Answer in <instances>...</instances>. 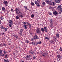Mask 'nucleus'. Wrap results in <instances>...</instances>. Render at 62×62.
<instances>
[{"mask_svg":"<svg viewBox=\"0 0 62 62\" xmlns=\"http://www.w3.org/2000/svg\"><path fill=\"white\" fill-rule=\"evenodd\" d=\"M23 29H21L19 31L20 32L19 34H20V36H21L22 35V34H23Z\"/></svg>","mask_w":62,"mask_h":62,"instance_id":"39448f33","label":"nucleus"},{"mask_svg":"<svg viewBox=\"0 0 62 62\" xmlns=\"http://www.w3.org/2000/svg\"><path fill=\"white\" fill-rule=\"evenodd\" d=\"M49 14L50 15H52V13H50V12H49Z\"/></svg>","mask_w":62,"mask_h":62,"instance_id":"37998d69","label":"nucleus"},{"mask_svg":"<svg viewBox=\"0 0 62 62\" xmlns=\"http://www.w3.org/2000/svg\"><path fill=\"white\" fill-rule=\"evenodd\" d=\"M53 14H54V15H57V14H58V13L56 11H55L53 13Z\"/></svg>","mask_w":62,"mask_h":62,"instance_id":"a211bd4d","label":"nucleus"},{"mask_svg":"<svg viewBox=\"0 0 62 62\" xmlns=\"http://www.w3.org/2000/svg\"><path fill=\"white\" fill-rule=\"evenodd\" d=\"M24 8L25 9H27V8L26 7L24 6Z\"/></svg>","mask_w":62,"mask_h":62,"instance_id":"de8ad7c7","label":"nucleus"},{"mask_svg":"<svg viewBox=\"0 0 62 62\" xmlns=\"http://www.w3.org/2000/svg\"><path fill=\"white\" fill-rule=\"evenodd\" d=\"M41 30L42 32H44V29L43 28H41Z\"/></svg>","mask_w":62,"mask_h":62,"instance_id":"473e14b6","label":"nucleus"},{"mask_svg":"<svg viewBox=\"0 0 62 62\" xmlns=\"http://www.w3.org/2000/svg\"><path fill=\"white\" fill-rule=\"evenodd\" d=\"M26 23L28 25H30L31 24H30L28 22H27Z\"/></svg>","mask_w":62,"mask_h":62,"instance_id":"e433bc0d","label":"nucleus"},{"mask_svg":"<svg viewBox=\"0 0 62 62\" xmlns=\"http://www.w3.org/2000/svg\"><path fill=\"white\" fill-rule=\"evenodd\" d=\"M4 52V54H7V51H5Z\"/></svg>","mask_w":62,"mask_h":62,"instance_id":"49530a36","label":"nucleus"},{"mask_svg":"<svg viewBox=\"0 0 62 62\" xmlns=\"http://www.w3.org/2000/svg\"><path fill=\"white\" fill-rule=\"evenodd\" d=\"M29 26V28H31V24H30V25Z\"/></svg>","mask_w":62,"mask_h":62,"instance_id":"6e6d98bb","label":"nucleus"},{"mask_svg":"<svg viewBox=\"0 0 62 62\" xmlns=\"http://www.w3.org/2000/svg\"><path fill=\"white\" fill-rule=\"evenodd\" d=\"M59 14H61V13H59Z\"/></svg>","mask_w":62,"mask_h":62,"instance_id":"774afa93","label":"nucleus"},{"mask_svg":"<svg viewBox=\"0 0 62 62\" xmlns=\"http://www.w3.org/2000/svg\"><path fill=\"white\" fill-rule=\"evenodd\" d=\"M60 51H62V49L60 48Z\"/></svg>","mask_w":62,"mask_h":62,"instance_id":"e2e57ef3","label":"nucleus"},{"mask_svg":"<svg viewBox=\"0 0 62 62\" xmlns=\"http://www.w3.org/2000/svg\"><path fill=\"white\" fill-rule=\"evenodd\" d=\"M60 13H61L62 12V8H60Z\"/></svg>","mask_w":62,"mask_h":62,"instance_id":"c756f323","label":"nucleus"},{"mask_svg":"<svg viewBox=\"0 0 62 62\" xmlns=\"http://www.w3.org/2000/svg\"><path fill=\"white\" fill-rule=\"evenodd\" d=\"M21 14H22V12H19V11H18V12L17 13V16H19V15H20Z\"/></svg>","mask_w":62,"mask_h":62,"instance_id":"ddd939ff","label":"nucleus"},{"mask_svg":"<svg viewBox=\"0 0 62 62\" xmlns=\"http://www.w3.org/2000/svg\"><path fill=\"white\" fill-rule=\"evenodd\" d=\"M39 1H35L34 2V3L36 5H38L39 4Z\"/></svg>","mask_w":62,"mask_h":62,"instance_id":"4468645a","label":"nucleus"},{"mask_svg":"<svg viewBox=\"0 0 62 62\" xmlns=\"http://www.w3.org/2000/svg\"><path fill=\"white\" fill-rule=\"evenodd\" d=\"M9 23L10 24H11L12 25H13V24H14L13 21L11 20H9Z\"/></svg>","mask_w":62,"mask_h":62,"instance_id":"20e7f679","label":"nucleus"},{"mask_svg":"<svg viewBox=\"0 0 62 62\" xmlns=\"http://www.w3.org/2000/svg\"><path fill=\"white\" fill-rule=\"evenodd\" d=\"M42 5H45V2H43L42 3Z\"/></svg>","mask_w":62,"mask_h":62,"instance_id":"58836bf2","label":"nucleus"},{"mask_svg":"<svg viewBox=\"0 0 62 62\" xmlns=\"http://www.w3.org/2000/svg\"><path fill=\"white\" fill-rule=\"evenodd\" d=\"M33 59H35V58H36V57H33Z\"/></svg>","mask_w":62,"mask_h":62,"instance_id":"bf43d9fd","label":"nucleus"},{"mask_svg":"<svg viewBox=\"0 0 62 62\" xmlns=\"http://www.w3.org/2000/svg\"><path fill=\"white\" fill-rule=\"evenodd\" d=\"M37 33H38V34H40V31L38 29H37L36 31Z\"/></svg>","mask_w":62,"mask_h":62,"instance_id":"6e6552de","label":"nucleus"},{"mask_svg":"<svg viewBox=\"0 0 62 62\" xmlns=\"http://www.w3.org/2000/svg\"><path fill=\"white\" fill-rule=\"evenodd\" d=\"M49 9H52V7H50L49 8Z\"/></svg>","mask_w":62,"mask_h":62,"instance_id":"052dcab7","label":"nucleus"},{"mask_svg":"<svg viewBox=\"0 0 62 62\" xmlns=\"http://www.w3.org/2000/svg\"><path fill=\"white\" fill-rule=\"evenodd\" d=\"M7 55H5V58H8V57H7Z\"/></svg>","mask_w":62,"mask_h":62,"instance_id":"3c124183","label":"nucleus"},{"mask_svg":"<svg viewBox=\"0 0 62 62\" xmlns=\"http://www.w3.org/2000/svg\"><path fill=\"white\" fill-rule=\"evenodd\" d=\"M30 58V55H28L26 56V60H30L31 59V58Z\"/></svg>","mask_w":62,"mask_h":62,"instance_id":"7ed1b4c3","label":"nucleus"},{"mask_svg":"<svg viewBox=\"0 0 62 62\" xmlns=\"http://www.w3.org/2000/svg\"><path fill=\"white\" fill-rule=\"evenodd\" d=\"M35 39L34 38H32L31 39V40L32 41H34V40H35Z\"/></svg>","mask_w":62,"mask_h":62,"instance_id":"b1692460","label":"nucleus"},{"mask_svg":"<svg viewBox=\"0 0 62 62\" xmlns=\"http://www.w3.org/2000/svg\"><path fill=\"white\" fill-rule=\"evenodd\" d=\"M11 11H13V9L12 8H11Z\"/></svg>","mask_w":62,"mask_h":62,"instance_id":"09e8293b","label":"nucleus"},{"mask_svg":"<svg viewBox=\"0 0 62 62\" xmlns=\"http://www.w3.org/2000/svg\"><path fill=\"white\" fill-rule=\"evenodd\" d=\"M23 23L25 25L26 24V23L25 22H24Z\"/></svg>","mask_w":62,"mask_h":62,"instance_id":"864d4df0","label":"nucleus"},{"mask_svg":"<svg viewBox=\"0 0 62 62\" xmlns=\"http://www.w3.org/2000/svg\"><path fill=\"white\" fill-rule=\"evenodd\" d=\"M0 56H2V54H0Z\"/></svg>","mask_w":62,"mask_h":62,"instance_id":"0e129e2a","label":"nucleus"},{"mask_svg":"<svg viewBox=\"0 0 62 62\" xmlns=\"http://www.w3.org/2000/svg\"><path fill=\"white\" fill-rule=\"evenodd\" d=\"M45 39H49L47 37H45Z\"/></svg>","mask_w":62,"mask_h":62,"instance_id":"ea45409f","label":"nucleus"},{"mask_svg":"<svg viewBox=\"0 0 62 62\" xmlns=\"http://www.w3.org/2000/svg\"><path fill=\"white\" fill-rule=\"evenodd\" d=\"M4 30H5V31H7V30H8V29H7V28H4Z\"/></svg>","mask_w":62,"mask_h":62,"instance_id":"c9c22d12","label":"nucleus"},{"mask_svg":"<svg viewBox=\"0 0 62 62\" xmlns=\"http://www.w3.org/2000/svg\"><path fill=\"white\" fill-rule=\"evenodd\" d=\"M51 22H50V25H53V23H52V21H53V20L52 19H51Z\"/></svg>","mask_w":62,"mask_h":62,"instance_id":"4be33fe9","label":"nucleus"},{"mask_svg":"<svg viewBox=\"0 0 62 62\" xmlns=\"http://www.w3.org/2000/svg\"><path fill=\"white\" fill-rule=\"evenodd\" d=\"M4 61L5 62H9L10 61L8 59L6 60V59H4Z\"/></svg>","mask_w":62,"mask_h":62,"instance_id":"9b49d317","label":"nucleus"},{"mask_svg":"<svg viewBox=\"0 0 62 62\" xmlns=\"http://www.w3.org/2000/svg\"><path fill=\"white\" fill-rule=\"evenodd\" d=\"M31 6H34L35 5V4H34V3L32 2H31Z\"/></svg>","mask_w":62,"mask_h":62,"instance_id":"393cba45","label":"nucleus"},{"mask_svg":"<svg viewBox=\"0 0 62 62\" xmlns=\"http://www.w3.org/2000/svg\"><path fill=\"white\" fill-rule=\"evenodd\" d=\"M14 37L15 38H16V39H19V38H18V36H17L15 35Z\"/></svg>","mask_w":62,"mask_h":62,"instance_id":"aec40b11","label":"nucleus"},{"mask_svg":"<svg viewBox=\"0 0 62 62\" xmlns=\"http://www.w3.org/2000/svg\"><path fill=\"white\" fill-rule=\"evenodd\" d=\"M12 25L11 24H10L9 25V27H11L12 26V25Z\"/></svg>","mask_w":62,"mask_h":62,"instance_id":"79ce46f5","label":"nucleus"},{"mask_svg":"<svg viewBox=\"0 0 62 62\" xmlns=\"http://www.w3.org/2000/svg\"><path fill=\"white\" fill-rule=\"evenodd\" d=\"M5 54H4H4H3L2 55V56H5Z\"/></svg>","mask_w":62,"mask_h":62,"instance_id":"5fc2aeb1","label":"nucleus"},{"mask_svg":"<svg viewBox=\"0 0 62 62\" xmlns=\"http://www.w3.org/2000/svg\"><path fill=\"white\" fill-rule=\"evenodd\" d=\"M4 32H2L1 33V34L2 35H4Z\"/></svg>","mask_w":62,"mask_h":62,"instance_id":"13d9d810","label":"nucleus"},{"mask_svg":"<svg viewBox=\"0 0 62 62\" xmlns=\"http://www.w3.org/2000/svg\"><path fill=\"white\" fill-rule=\"evenodd\" d=\"M2 9L3 10V11H4L6 10V8H5V7H2Z\"/></svg>","mask_w":62,"mask_h":62,"instance_id":"a878e982","label":"nucleus"},{"mask_svg":"<svg viewBox=\"0 0 62 62\" xmlns=\"http://www.w3.org/2000/svg\"><path fill=\"white\" fill-rule=\"evenodd\" d=\"M16 19H19V17L18 16H16Z\"/></svg>","mask_w":62,"mask_h":62,"instance_id":"2f4dec72","label":"nucleus"},{"mask_svg":"<svg viewBox=\"0 0 62 62\" xmlns=\"http://www.w3.org/2000/svg\"><path fill=\"white\" fill-rule=\"evenodd\" d=\"M41 41H39V42H38V44H41Z\"/></svg>","mask_w":62,"mask_h":62,"instance_id":"f704fd0d","label":"nucleus"},{"mask_svg":"<svg viewBox=\"0 0 62 62\" xmlns=\"http://www.w3.org/2000/svg\"><path fill=\"white\" fill-rule=\"evenodd\" d=\"M21 62H24V61H21Z\"/></svg>","mask_w":62,"mask_h":62,"instance_id":"680f3d73","label":"nucleus"},{"mask_svg":"<svg viewBox=\"0 0 62 62\" xmlns=\"http://www.w3.org/2000/svg\"><path fill=\"white\" fill-rule=\"evenodd\" d=\"M37 5H37V6L38 7H39V6H40V5H39V4Z\"/></svg>","mask_w":62,"mask_h":62,"instance_id":"a18cd8bd","label":"nucleus"},{"mask_svg":"<svg viewBox=\"0 0 62 62\" xmlns=\"http://www.w3.org/2000/svg\"><path fill=\"white\" fill-rule=\"evenodd\" d=\"M3 46H6V44H4L3 45Z\"/></svg>","mask_w":62,"mask_h":62,"instance_id":"603ef678","label":"nucleus"},{"mask_svg":"<svg viewBox=\"0 0 62 62\" xmlns=\"http://www.w3.org/2000/svg\"><path fill=\"white\" fill-rule=\"evenodd\" d=\"M25 42L26 43H29V41L27 40H26Z\"/></svg>","mask_w":62,"mask_h":62,"instance_id":"bb28decb","label":"nucleus"},{"mask_svg":"<svg viewBox=\"0 0 62 62\" xmlns=\"http://www.w3.org/2000/svg\"><path fill=\"white\" fill-rule=\"evenodd\" d=\"M56 35L57 38H59V34H56Z\"/></svg>","mask_w":62,"mask_h":62,"instance_id":"5701e85b","label":"nucleus"},{"mask_svg":"<svg viewBox=\"0 0 62 62\" xmlns=\"http://www.w3.org/2000/svg\"><path fill=\"white\" fill-rule=\"evenodd\" d=\"M24 16V14L22 13L20 15H19V17L21 18H23Z\"/></svg>","mask_w":62,"mask_h":62,"instance_id":"423d86ee","label":"nucleus"},{"mask_svg":"<svg viewBox=\"0 0 62 62\" xmlns=\"http://www.w3.org/2000/svg\"><path fill=\"white\" fill-rule=\"evenodd\" d=\"M1 44L0 43V46H1Z\"/></svg>","mask_w":62,"mask_h":62,"instance_id":"69168bd1","label":"nucleus"},{"mask_svg":"<svg viewBox=\"0 0 62 62\" xmlns=\"http://www.w3.org/2000/svg\"><path fill=\"white\" fill-rule=\"evenodd\" d=\"M31 18H34V14H32L31 16Z\"/></svg>","mask_w":62,"mask_h":62,"instance_id":"cd10ccee","label":"nucleus"},{"mask_svg":"<svg viewBox=\"0 0 62 62\" xmlns=\"http://www.w3.org/2000/svg\"><path fill=\"white\" fill-rule=\"evenodd\" d=\"M31 43L32 44H34V42H31Z\"/></svg>","mask_w":62,"mask_h":62,"instance_id":"8fccbe9b","label":"nucleus"},{"mask_svg":"<svg viewBox=\"0 0 62 62\" xmlns=\"http://www.w3.org/2000/svg\"><path fill=\"white\" fill-rule=\"evenodd\" d=\"M3 3L4 5H5L6 6H7V5H8V1H4L3 2Z\"/></svg>","mask_w":62,"mask_h":62,"instance_id":"0eeeda50","label":"nucleus"},{"mask_svg":"<svg viewBox=\"0 0 62 62\" xmlns=\"http://www.w3.org/2000/svg\"><path fill=\"white\" fill-rule=\"evenodd\" d=\"M44 29L45 30V31L46 32H47V31L48 30H47V28L46 27H44Z\"/></svg>","mask_w":62,"mask_h":62,"instance_id":"dca6fc26","label":"nucleus"},{"mask_svg":"<svg viewBox=\"0 0 62 62\" xmlns=\"http://www.w3.org/2000/svg\"><path fill=\"white\" fill-rule=\"evenodd\" d=\"M33 38L35 39H37L38 38V36L37 35L35 34Z\"/></svg>","mask_w":62,"mask_h":62,"instance_id":"1a4fd4ad","label":"nucleus"},{"mask_svg":"<svg viewBox=\"0 0 62 62\" xmlns=\"http://www.w3.org/2000/svg\"><path fill=\"white\" fill-rule=\"evenodd\" d=\"M46 2V3H47L48 4H49V5H53V4L52 3V2H51V1L48 0H46L45 1Z\"/></svg>","mask_w":62,"mask_h":62,"instance_id":"f03ea898","label":"nucleus"},{"mask_svg":"<svg viewBox=\"0 0 62 62\" xmlns=\"http://www.w3.org/2000/svg\"><path fill=\"white\" fill-rule=\"evenodd\" d=\"M55 2L56 3H59L60 2V0H55Z\"/></svg>","mask_w":62,"mask_h":62,"instance_id":"9d476101","label":"nucleus"},{"mask_svg":"<svg viewBox=\"0 0 62 62\" xmlns=\"http://www.w3.org/2000/svg\"><path fill=\"white\" fill-rule=\"evenodd\" d=\"M62 7V6H61V5H59L58 6V7H57V9H59L60 8H61Z\"/></svg>","mask_w":62,"mask_h":62,"instance_id":"2eb2a0df","label":"nucleus"},{"mask_svg":"<svg viewBox=\"0 0 62 62\" xmlns=\"http://www.w3.org/2000/svg\"><path fill=\"white\" fill-rule=\"evenodd\" d=\"M52 3H53V4H52V5H53V6H54V5H55V4H54V2H52Z\"/></svg>","mask_w":62,"mask_h":62,"instance_id":"a19ab883","label":"nucleus"},{"mask_svg":"<svg viewBox=\"0 0 62 62\" xmlns=\"http://www.w3.org/2000/svg\"><path fill=\"white\" fill-rule=\"evenodd\" d=\"M1 29H2L4 30V29L5 28V27L4 26H1L0 27Z\"/></svg>","mask_w":62,"mask_h":62,"instance_id":"c85d7f7f","label":"nucleus"},{"mask_svg":"<svg viewBox=\"0 0 62 62\" xmlns=\"http://www.w3.org/2000/svg\"><path fill=\"white\" fill-rule=\"evenodd\" d=\"M3 50H0V54H2L3 53Z\"/></svg>","mask_w":62,"mask_h":62,"instance_id":"7c9ffc66","label":"nucleus"},{"mask_svg":"<svg viewBox=\"0 0 62 62\" xmlns=\"http://www.w3.org/2000/svg\"><path fill=\"white\" fill-rule=\"evenodd\" d=\"M16 53H18V52H19V51H18V50H16Z\"/></svg>","mask_w":62,"mask_h":62,"instance_id":"4c0bfd02","label":"nucleus"},{"mask_svg":"<svg viewBox=\"0 0 62 62\" xmlns=\"http://www.w3.org/2000/svg\"><path fill=\"white\" fill-rule=\"evenodd\" d=\"M1 21H0V24H1Z\"/></svg>","mask_w":62,"mask_h":62,"instance_id":"338daca9","label":"nucleus"},{"mask_svg":"<svg viewBox=\"0 0 62 62\" xmlns=\"http://www.w3.org/2000/svg\"><path fill=\"white\" fill-rule=\"evenodd\" d=\"M48 55V53L46 52H43L42 53V56L44 57L47 56Z\"/></svg>","mask_w":62,"mask_h":62,"instance_id":"f257e3e1","label":"nucleus"},{"mask_svg":"<svg viewBox=\"0 0 62 62\" xmlns=\"http://www.w3.org/2000/svg\"><path fill=\"white\" fill-rule=\"evenodd\" d=\"M23 27L24 29H27V26L26 25H24Z\"/></svg>","mask_w":62,"mask_h":62,"instance_id":"6ab92c4d","label":"nucleus"},{"mask_svg":"<svg viewBox=\"0 0 62 62\" xmlns=\"http://www.w3.org/2000/svg\"><path fill=\"white\" fill-rule=\"evenodd\" d=\"M34 54V52L32 51H31L30 52V54Z\"/></svg>","mask_w":62,"mask_h":62,"instance_id":"412c9836","label":"nucleus"},{"mask_svg":"<svg viewBox=\"0 0 62 62\" xmlns=\"http://www.w3.org/2000/svg\"><path fill=\"white\" fill-rule=\"evenodd\" d=\"M15 10L17 14L19 12V10L18 8H16L15 9Z\"/></svg>","mask_w":62,"mask_h":62,"instance_id":"f8f14e48","label":"nucleus"},{"mask_svg":"<svg viewBox=\"0 0 62 62\" xmlns=\"http://www.w3.org/2000/svg\"><path fill=\"white\" fill-rule=\"evenodd\" d=\"M37 1H38V2H40V0H37Z\"/></svg>","mask_w":62,"mask_h":62,"instance_id":"4d7b16f0","label":"nucleus"},{"mask_svg":"<svg viewBox=\"0 0 62 62\" xmlns=\"http://www.w3.org/2000/svg\"><path fill=\"white\" fill-rule=\"evenodd\" d=\"M57 57H58V59H60V58H61V56L60 55H58Z\"/></svg>","mask_w":62,"mask_h":62,"instance_id":"f3484780","label":"nucleus"},{"mask_svg":"<svg viewBox=\"0 0 62 62\" xmlns=\"http://www.w3.org/2000/svg\"><path fill=\"white\" fill-rule=\"evenodd\" d=\"M0 19L1 20H3V19H4V17L3 16H1L0 17Z\"/></svg>","mask_w":62,"mask_h":62,"instance_id":"72a5a7b5","label":"nucleus"},{"mask_svg":"<svg viewBox=\"0 0 62 62\" xmlns=\"http://www.w3.org/2000/svg\"><path fill=\"white\" fill-rule=\"evenodd\" d=\"M34 44H36V45H37V44H38V43L35 42H34Z\"/></svg>","mask_w":62,"mask_h":62,"instance_id":"c03bdc74","label":"nucleus"}]
</instances>
